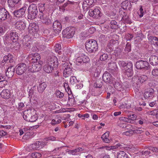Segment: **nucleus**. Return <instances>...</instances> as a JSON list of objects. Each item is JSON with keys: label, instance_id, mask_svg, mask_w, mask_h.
I'll use <instances>...</instances> for the list:
<instances>
[{"label": "nucleus", "instance_id": "nucleus-1", "mask_svg": "<svg viewBox=\"0 0 158 158\" xmlns=\"http://www.w3.org/2000/svg\"><path fill=\"white\" fill-rule=\"evenodd\" d=\"M40 12L38 16L41 21L46 25H49L52 23L51 17L49 16L48 11L45 9L44 5L39 7Z\"/></svg>", "mask_w": 158, "mask_h": 158}, {"label": "nucleus", "instance_id": "nucleus-2", "mask_svg": "<svg viewBox=\"0 0 158 158\" xmlns=\"http://www.w3.org/2000/svg\"><path fill=\"white\" fill-rule=\"evenodd\" d=\"M18 35L15 32H8L4 36L3 39L5 44L10 45L16 42L18 39Z\"/></svg>", "mask_w": 158, "mask_h": 158}, {"label": "nucleus", "instance_id": "nucleus-3", "mask_svg": "<svg viewBox=\"0 0 158 158\" xmlns=\"http://www.w3.org/2000/svg\"><path fill=\"white\" fill-rule=\"evenodd\" d=\"M85 48L89 53H95L98 50V46L97 42L93 39H89L85 42Z\"/></svg>", "mask_w": 158, "mask_h": 158}, {"label": "nucleus", "instance_id": "nucleus-4", "mask_svg": "<svg viewBox=\"0 0 158 158\" xmlns=\"http://www.w3.org/2000/svg\"><path fill=\"white\" fill-rule=\"evenodd\" d=\"M23 117L27 121L31 122H35L37 119V117L34 110H27L23 112Z\"/></svg>", "mask_w": 158, "mask_h": 158}, {"label": "nucleus", "instance_id": "nucleus-5", "mask_svg": "<svg viewBox=\"0 0 158 158\" xmlns=\"http://www.w3.org/2000/svg\"><path fill=\"white\" fill-rule=\"evenodd\" d=\"M28 18L30 19H35L38 12L37 7L36 4H32L29 6L28 9Z\"/></svg>", "mask_w": 158, "mask_h": 158}, {"label": "nucleus", "instance_id": "nucleus-6", "mask_svg": "<svg viewBox=\"0 0 158 158\" xmlns=\"http://www.w3.org/2000/svg\"><path fill=\"white\" fill-rule=\"evenodd\" d=\"M27 69L26 65L24 63L18 64L16 66V72L19 75H21L24 73Z\"/></svg>", "mask_w": 158, "mask_h": 158}, {"label": "nucleus", "instance_id": "nucleus-7", "mask_svg": "<svg viewBox=\"0 0 158 158\" xmlns=\"http://www.w3.org/2000/svg\"><path fill=\"white\" fill-rule=\"evenodd\" d=\"M149 65L148 62L143 60L138 61L135 63L136 67L138 69H148L149 68Z\"/></svg>", "mask_w": 158, "mask_h": 158}, {"label": "nucleus", "instance_id": "nucleus-8", "mask_svg": "<svg viewBox=\"0 0 158 158\" xmlns=\"http://www.w3.org/2000/svg\"><path fill=\"white\" fill-rule=\"evenodd\" d=\"M27 8L25 6H23L19 9L15 10L13 13L15 16L19 18L23 17Z\"/></svg>", "mask_w": 158, "mask_h": 158}, {"label": "nucleus", "instance_id": "nucleus-9", "mask_svg": "<svg viewBox=\"0 0 158 158\" xmlns=\"http://www.w3.org/2000/svg\"><path fill=\"white\" fill-rule=\"evenodd\" d=\"M42 64V61H40L38 64H32L31 66H29L28 70L32 73L38 72L40 70L41 65Z\"/></svg>", "mask_w": 158, "mask_h": 158}, {"label": "nucleus", "instance_id": "nucleus-10", "mask_svg": "<svg viewBox=\"0 0 158 158\" xmlns=\"http://www.w3.org/2000/svg\"><path fill=\"white\" fill-rule=\"evenodd\" d=\"M89 15L90 16L95 19H98L101 16L100 11L97 8L89 10Z\"/></svg>", "mask_w": 158, "mask_h": 158}, {"label": "nucleus", "instance_id": "nucleus-11", "mask_svg": "<svg viewBox=\"0 0 158 158\" xmlns=\"http://www.w3.org/2000/svg\"><path fill=\"white\" fill-rule=\"evenodd\" d=\"M28 59L31 63H38L40 59V55L37 53L30 54L28 56Z\"/></svg>", "mask_w": 158, "mask_h": 158}, {"label": "nucleus", "instance_id": "nucleus-12", "mask_svg": "<svg viewBox=\"0 0 158 158\" xmlns=\"http://www.w3.org/2000/svg\"><path fill=\"white\" fill-rule=\"evenodd\" d=\"M10 15L9 13L3 8H0V20H5L9 18Z\"/></svg>", "mask_w": 158, "mask_h": 158}, {"label": "nucleus", "instance_id": "nucleus-13", "mask_svg": "<svg viewBox=\"0 0 158 158\" xmlns=\"http://www.w3.org/2000/svg\"><path fill=\"white\" fill-rule=\"evenodd\" d=\"M47 63L49 64L52 65L54 68L56 67L58 65L57 58L54 56H51L48 59Z\"/></svg>", "mask_w": 158, "mask_h": 158}, {"label": "nucleus", "instance_id": "nucleus-14", "mask_svg": "<svg viewBox=\"0 0 158 158\" xmlns=\"http://www.w3.org/2000/svg\"><path fill=\"white\" fill-rule=\"evenodd\" d=\"M8 5L10 7L16 6L20 7L22 4L21 0H8Z\"/></svg>", "mask_w": 158, "mask_h": 158}, {"label": "nucleus", "instance_id": "nucleus-15", "mask_svg": "<svg viewBox=\"0 0 158 158\" xmlns=\"http://www.w3.org/2000/svg\"><path fill=\"white\" fill-rule=\"evenodd\" d=\"M53 29L55 31V32L59 33L62 29V26L60 22L58 20H56L53 23L52 26Z\"/></svg>", "mask_w": 158, "mask_h": 158}, {"label": "nucleus", "instance_id": "nucleus-16", "mask_svg": "<svg viewBox=\"0 0 158 158\" xmlns=\"http://www.w3.org/2000/svg\"><path fill=\"white\" fill-rule=\"evenodd\" d=\"M102 77L103 81L105 82L111 83L112 82L111 76L108 72H106L104 73Z\"/></svg>", "mask_w": 158, "mask_h": 158}, {"label": "nucleus", "instance_id": "nucleus-17", "mask_svg": "<svg viewBox=\"0 0 158 158\" xmlns=\"http://www.w3.org/2000/svg\"><path fill=\"white\" fill-rule=\"evenodd\" d=\"M108 65L109 70L111 73L114 74V72L117 71L118 68L115 63L111 62L108 64Z\"/></svg>", "mask_w": 158, "mask_h": 158}, {"label": "nucleus", "instance_id": "nucleus-18", "mask_svg": "<svg viewBox=\"0 0 158 158\" xmlns=\"http://www.w3.org/2000/svg\"><path fill=\"white\" fill-rule=\"evenodd\" d=\"M15 26L16 29L20 31L24 30L26 27L25 23L22 20L17 21L15 23Z\"/></svg>", "mask_w": 158, "mask_h": 158}, {"label": "nucleus", "instance_id": "nucleus-19", "mask_svg": "<svg viewBox=\"0 0 158 158\" xmlns=\"http://www.w3.org/2000/svg\"><path fill=\"white\" fill-rule=\"evenodd\" d=\"M119 147L120 148H124L126 150H128L129 149V148L126 146V145L123 143H118L116 145L110 146L108 148V149L110 150L111 149H114Z\"/></svg>", "mask_w": 158, "mask_h": 158}, {"label": "nucleus", "instance_id": "nucleus-20", "mask_svg": "<svg viewBox=\"0 0 158 158\" xmlns=\"http://www.w3.org/2000/svg\"><path fill=\"white\" fill-rule=\"evenodd\" d=\"M149 62L153 66L157 65L158 64V57L156 55L151 56L149 58Z\"/></svg>", "mask_w": 158, "mask_h": 158}, {"label": "nucleus", "instance_id": "nucleus-21", "mask_svg": "<svg viewBox=\"0 0 158 158\" xmlns=\"http://www.w3.org/2000/svg\"><path fill=\"white\" fill-rule=\"evenodd\" d=\"M15 71V68L13 66L9 67L6 72V76L8 78L12 77L14 74Z\"/></svg>", "mask_w": 158, "mask_h": 158}, {"label": "nucleus", "instance_id": "nucleus-22", "mask_svg": "<svg viewBox=\"0 0 158 158\" xmlns=\"http://www.w3.org/2000/svg\"><path fill=\"white\" fill-rule=\"evenodd\" d=\"M28 30L29 32L31 34L37 31L38 27L36 26L35 23H31L28 28Z\"/></svg>", "mask_w": 158, "mask_h": 158}, {"label": "nucleus", "instance_id": "nucleus-23", "mask_svg": "<svg viewBox=\"0 0 158 158\" xmlns=\"http://www.w3.org/2000/svg\"><path fill=\"white\" fill-rule=\"evenodd\" d=\"M94 2V0H85L83 2L82 4V7L83 9H85L86 8V9H88L87 6H88L89 7L91 5L93 6V4Z\"/></svg>", "mask_w": 158, "mask_h": 158}, {"label": "nucleus", "instance_id": "nucleus-24", "mask_svg": "<svg viewBox=\"0 0 158 158\" xmlns=\"http://www.w3.org/2000/svg\"><path fill=\"white\" fill-rule=\"evenodd\" d=\"M1 95L3 98L7 99L10 98V93L8 89L3 90L1 92Z\"/></svg>", "mask_w": 158, "mask_h": 158}, {"label": "nucleus", "instance_id": "nucleus-25", "mask_svg": "<svg viewBox=\"0 0 158 158\" xmlns=\"http://www.w3.org/2000/svg\"><path fill=\"white\" fill-rule=\"evenodd\" d=\"M117 40H110V42L108 44V47L110 49V51L113 50L114 49L116 48L115 46L116 44H117Z\"/></svg>", "mask_w": 158, "mask_h": 158}, {"label": "nucleus", "instance_id": "nucleus-26", "mask_svg": "<svg viewBox=\"0 0 158 158\" xmlns=\"http://www.w3.org/2000/svg\"><path fill=\"white\" fill-rule=\"evenodd\" d=\"M47 85L44 82H43L39 85L37 87L38 91L40 93H43L47 87Z\"/></svg>", "mask_w": 158, "mask_h": 158}, {"label": "nucleus", "instance_id": "nucleus-27", "mask_svg": "<svg viewBox=\"0 0 158 158\" xmlns=\"http://www.w3.org/2000/svg\"><path fill=\"white\" fill-rule=\"evenodd\" d=\"M23 44L24 47H27L28 49L30 48L31 41L28 38H23L22 40Z\"/></svg>", "mask_w": 158, "mask_h": 158}, {"label": "nucleus", "instance_id": "nucleus-28", "mask_svg": "<svg viewBox=\"0 0 158 158\" xmlns=\"http://www.w3.org/2000/svg\"><path fill=\"white\" fill-rule=\"evenodd\" d=\"M77 55L79 56L80 57V56H82L81 58L82 59V60H83V63H86L88 62L89 61V58L84 53L81 52H79L78 53H77Z\"/></svg>", "mask_w": 158, "mask_h": 158}, {"label": "nucleus", "instance_id": "nucleus-29", "mask_svg": "<svg viewBox=\"0 0 158 158\" xmlns=\"http://www.w3.org/2000/svg\"><path fill=\"white\" fill-rule=\"evenodd\" d=\"M148 39L149 41H150L152 44L158 46V37L153 36H150L148 37Z\"/></svg>", "mask_w": 158, "mask_h": 158}, {"label": "nucleus", "instance_id": "nucleus-30", "mask_svg": "<svg viewBox=\"0 0 158 158\" xmlns=\"http://www.w3.org/2000/svg\"><path fill=\"white\" fill-rule=\"evenodd\" d=\"M154 93L153 89H150L148 91H146L144 94V97L145 98H147L152 97Z\"/></svg>", "mask_w": 158, "mask_h": 158}, {"label": "nucleus", "instance_id": "nucleus-31", "mask_svg": "<svg viewBox=\"0 0 158 158\" xmlns=\"http://www.w3.org/2000/svg\"><path fill=\"white\" fill-rule=\"evenodd\" d=\"M41 145V142L40 141H37L35 143H33L30 145L29 148L31 150H35L37 148H39L40 145Z\"/></svg>", "mask_w": 158, "mask_h": 158}, {"label": "nucleus", "instance_id": "nucleus-32", "mask_svg": "<svg viewBox=\"0 0 158 158\" xmlns=\"http://www.w3.org/2000/svg\"><path fill=\"white\" fill-rule=\"evenodd\" d=\"M54 68L52 65L49 64L47 63V64L44 66V69L47 73H50L52 72Z\"/></svg>", "mask_w": 158, "mask_h": 158}, {"label": "nucleus", "instance_id": "nucleus-33", "mask_svg": "<svg viewBox=\"0 0 158 158\" xmlns=\"http://www.w3.org/2000/svg\"><path fill=\"white\" fill-rule=\"evenodd\" d=\"M121 6L124 9H129L131 7V4L128 1H123L121 3Z\"/></svg>", "mask_w": 158, "mask_h": 158}, {"label": "nucleus", "instance_id": "nucleus-34", "mask_svg": "<svg viewBox=\"0 0 158 158\" xmlns=\"http://www.w3.org/2000/svg\"><path fill=\"white\" fill-rule=\"evenodd\" d=\"M84 149L81 148H78L74 150H70V153L72 155H76L77 154V152L82 151Z\"/></svg>", "mask_w": 158, "mask_h": 158}, {"label": "nucleus", "instance_id": "nucleus-35", "mask_svg": "<svg viewBox=\"0 0 158 158\" xmlns=\"http://www.w3.org/2000/svg\"><path fill=\"white\" fill-rule=\"evenodd\" d=\"M114 86L115 88L118 91H123L124 90L123 84H120L118 82L115 83Z\"/></svg>", "mask_w": 158, "mask_h": 158}, {"label": "nucleus", "instance_id": "nucleus-36", "mask_svg": "<svg viewBox=\"0 0 158 158\" xmlns=\"http://www.w3.org/2000/svg\"><path fill=\"white\" fill-rule=\"evenodd\" d=\"M117 158H129L128 155L124 151H121L118 153Z\"/></svg>", "mask_w": 158, "mask_h": 158}, {"label": "nucleus", "instance_id": "nucleus-37", "mask_svg": "<svg viewBox=\"0 0 158 158\" xmlns=\"http://www.w3.org/2000/svg\"><path fill=\"white\" fill-rule=\"evenodd\" d=\"M69 28L67 27L64 30L62 31L63 36L64 38H69Z\"/></svg>", "mask_w": 158, "mask_h": 158}, {"label": "nucleus", "instance_id": "nucleus-38", "mask_svg": "<svg viewBox=\"0 0 158 158\" xmlns=\"http://www.w3.org/2000/svg\"><path fill=\"white\" fill-rule=\"evenodd\" d=\"M80 56V57L79 56L77 55V53L76 54L75 56L76 58V62H75L77 65H79L82 63H84L83 60H82V59L81 58L82 57V56Z\"/></svg>", "mask_w": 158, "mask_h": 158}, {"label": "nucleus", "instance_id": "nucleus-39", "mask_svg": "<svg viewBox=\"0 0 158 158\" xmlns=\"http://www.w3.org/2000/svg\"><path fill=\"white\" fill-rule=\"evenodd\" d=\"M117 22L114 20H112L110 22V27L112 29H116L118 28Z\"/></svg>", "mask_w": 158, "mask_h": 158}, {"label": "nucleus", "instance_id": "nucleus-40", "mask_svg": "<svg viewBox=\"0 0 158 158\" xmlns=\"http://www.w3.org/2000/svg\"><path fill=\"white\" fill-rule=\"evenodd\" d=\"M134 129L132 131L133 133L136 134H141L144 131V129L143 128H138L136 127V128H133Z\"/></svg>", "mask_w": 158, "mask_h": 158}, {"label": "nucleus", "instance_id": "nucleus-41", "mask_svg": "<svg viewBox=\"0 0 158 158\" xmlns=\"http://www.w3.org/2000/svg\"><path fill=\"white\" fill-rule=\"evenodd\" d=\"M61 49V47L60 44H56L55 46V52L58 53L59 54H61V52L60 50Z\"/></svg>", "mask_w": 158, "mask_h": 158}, {"label": "nucleus", "instance_id": "nucleus-42", "mask_svg": "<svg viewBox=\"0 0 158 158\" xmlns=\"http://www.w3.org/2000/svg\"><path fill=\"white\" fill-rule=\"evenodd\" d=\"M102 85L103 83L102 81V80L100 79H98L97 80L94 84V86L96 88H100L102 86Z\"/></svg>", "mask_w": 158, "mask_h": 158}, {"label": "nucleus", "instance_id": "nucleus-43", "mask_svg": "<svg viewBox=\"0 0 158 158\" xmlns=\"http://www.w3.org/2000/svg\"><path fill=\"white\" fill-rule=\"evenodd\" d=\"M125 75L128 77H131L133 74V69H127L125 71Z\"/></svg>", "mask_w": 158, "mask_h": 158}, {"label": "nucleus", "instance_id": "nucleus-44", "mask_svg": "<svg viewBox=\"0 0 158 158\" xmlns=\"http://www.w3.org/2000/svg\"><path fill=\"white\" fill-rule=\"evenodd\" d=\"M70 102H71V105H73L75 103V100L70 89Z\"/></svg>", "mask_w": 158, "mask_h": 158}, {"label": "nucleus", "instance_id": "nucleus-45", "mask_svg": "<svg viewBox=\"0 0 158 158\" xmlns=\"http://www.w3.org/2000/svg\"><path fill=\"white\" fill-rule=\"evenodd\" d=\"M148 79L147 77L145 75H142L139 77L138 80L140 83H143L146 81Z\"/></svg>", "mask_w": 158, "mask_h": 158}, {"label": "nucleus", "instance_id": "nucleus-46", "mask_svg": "<svg viewBox=\"0 0 158 158\" xmlns=\"http://www.w3.org/2000/svg\"><path fill=\"white\" fill-rule=\"evenodd\" d=\"M131 50V44L127 43L126 45V47L124 49L125 52L126 53L130 52Z\"/></svg>", "mask_w": 158, "mask_h": 158}, {"label": "nucleus", "instance_id": "nucleus-47", "mask_svg": "<svg viewBox=\"0 0 158 158\" xmlns=\"http://www.w3.org/2000/svg\"><path fill=\"white\" fill-rule=\"evenodd\" d=\"M64 76L65 77H68L69 76V67H67L64 70L63 72Z\"/></svg>", "mask_w": 158, "mask_h": 158}, {"label": "nucleus", "instance_id": "nucleus-48", "mask_svg": "<svg viewBox=\"0 0 158 158\" xmlns=\"http://www.w3.org/2000/svg\"><path fill=\"white\" fill-rule=\"evenodd\" d=\"M122 20L124 22V23L130 24L131 22L128 15L125 16V17H123V18Z\"/></svg>", "mask_w": 158, "mask_h": 158}, {"label": "nucleus", "instance_id": "nucleus-49", "mask_svg": "<svg viewBox=\"0 0 158 158\" xmlns=\"http://www.w3.org/2000/svg\"><path fill=\"white\" fill-rule=\"evenodd\" d=\"M77 82V80L76 77L74 76H72L70 78V82L72 85H74Z\"/></svg>", "mask_w": 158, "mask_h": 158}, {"label": "nucleus", "instance_id": "nucleus-50", "mask_svg": "<svg viewBox=\"0 0 158 158\" xmlns=\"http://www.w3.org/2000/svg\"><path fill=\"white\" fill-rule=\"evenodd\" d=\"M75 30V28L73 27H71L70 28V38L73 37Z\"/></svg>", "mask_w": 158, "mask_h": 158}, {"label": "nucleus", "instance_id": "nucleus-51", "mask_svg": "<svg viewBox=\"0 0 158 158\" xmlns=\"http://www.w3.org/2000/svg\"><path fill=\"white\" fill-rule=\"evenodd\" d=\"M144 13V11L142 8V6H140L139 10L138 12V14L139 17H142Z\"/></svg>", "mask_w": 158, "mask_h": 158}, {"label": "nucleus", "instance_id": "nucleus-52", "mask_svg": "<svg viewBox=\"0 0 158 158\" xmlns=\"http://www.w3.org/2000/svg\"><path fill=\"white\" fill-rule=\"evenodd\" d=\"M108 57V56L106 54L104 53L100 56L99 59L101 61H105Z\"/></svg>", "mask_w": 158, "mask_h": 158}, {"label": "nucleus", "instance_id": "nucleus-53", "mask_svg": "<svg viewBox=\"0 0 158 158\" xmlns=\"http://www.w3.org/2000/svg\"><path fill=\"white\" fill-rule=\"evenodd\" d=\"M41 156V154L39 152H34L31 154V156L33 158H40Z\"/></svg>", "mask_w": 158, "mask_h": 158}, {"label": "nucleus", "instance_id": "nucleus-54", "mask_svg": "<svg viewBox=\"0 0 158 158\" xmlns=\"http://www.w3.org/2000/svg\"><path fill=\"white\" fill-rule=\"evenodd\" d=\"M152 74L153 76H158V68H156L153 69L152 71Z\"/></svg>", "mask_w": 158, "mask_h": 158}, {"label": "nucleus", "instance_id": "nucleus-55", "mask_svg": "<svg viewBox=\"0 0 158 158\" xmlns=\"http://www.w3.org/2000/svg\"><path fill=\"white\" fill-rule=\"evenodd\" d=\"M136 117L135 114H132V115H129L128 117V118L129 120V122L131 123V121L136 119Z\"/></svg>", "mask_w": 158, "mask_h": 158}, {"label": "nucleus", "instance_id": "nucleus-56", "mask_svg": "<svg viewBox=\"0 0 158 158\" xmlns=\"http://www.w3.org/2000/svg\"><path fill=\"white\" fill-rule=\"evenodd\" d=\"M118 63L120 67L124 68L127 65V63L123 60H119Z\"/></svg>", "mask_w": 158, "mask_h": 158}, {"label": "nucleus", "instance_id": "nucleus-57", "mask_svg": "<svg viewBox=\"0 0 158 158\" xmlns=\"http://www.w3.org/2000/svg\"><path fill=\"white\" fill-rule=\"evenodd\" d=\"M55 94L57 97L60 98H62L64 96V94L59 90L56 91Z\"/></svg>", "mask_w": 158, "mask_h": 158}, {"label": "nucleus", "instance_id": "nucleus-58", "mask_svg": "<svg viewBox=\"0 0 158 158\" xmlns=\"http://www.w3.org/2000/svg\"><path fill=\"white\" fill-rule=\"evenodd\" d=\"M62 147H59L55 148L54 150L51 152L53 153H55L56 154H57L59 153V151L60 150Z\"/></svg>", "mask_w": 158, "mask_h": 158}, {"label": "nucleus", "instance_id": "nucleus-59", "mask_svg": "<svg viewBox=\"0 0 158 158\" xmlns=\"http://www.w3.org/2000/svg\"><path fill=\"white\" fill-rule=\"evenodd\" d=\"M7 81H0V88H3L7 84Z\"/></svg>", "mask_w": 158, "mask_h": 158}, {"label": "nucleus", "instance_id": "nucleus-60", "mask_svg": "<svg viewBox=\"0 0 158 158\" xmlns=\"http://www.w3.org/2000/svg\"><path fill=\"white\" fill-rule=\"evenodd\" d=\"M128 118L124 117H121L119 118L120 121H123L126 122L130 123Z\"/></svg>", "mask_w": 158, "mask_h": 158}, {"label": "nucleus", "instance_id": "nucleus-61", "mask_svg": "<svg viewBox=\"0 0 158 158\" xmlns=\"http://www.w3.org/2000/svg\"><path fill=\"white\" fill-rule=\"evenodd\" d=\"M127 69H133V64L131 62H129L127 63Z\"/></svg>", "mask_w": 158, "mask_h": 158}, {"label": "nucleus", "instance_id": "nucleus-62", "mask_svg": "<svg viewBox=\"0 0 158 158\" xmlns=\"http://www.w3.org/2000/svg\"><path fill=\"white\" fill-rule=\"evenodd\" d=\"M119 13L122 18V19L123 18V17H125V16L127 15L125 12L121 10L119 11Z\"/></svg>", "mask_w": 158, "mask_h": 158}, {"label": "nucleus", "instance_id": "nucleus-63", "mask_svg": "<svg viewBox=\"0 0 158 158\" xmlns=\"http://www.w3.org/2000/svg\"><path fill=\"white\" fill-rule=\"evenodd\" d=\"M64 87L65 90L66 92H68L69 91V84L68 82L67 83L65 82L64 83Z\"/></svg>", "mask_w": 158, "mask_h": 158}, {"label": "nucleus", "instance_id": "nucleus-64", "mask_svg": "<svg viewBox=\"0 0 158 158\" xmlns=\"http://www.w3.org/2000/svg\"><path fill=\"white\" fill-rule=\"evenodd\" d=\"M153 32L156 35H158V25L156 26L153 30Z\"/></svg>", "mask_w": 158, "mask_h": 158}]
</instances>
